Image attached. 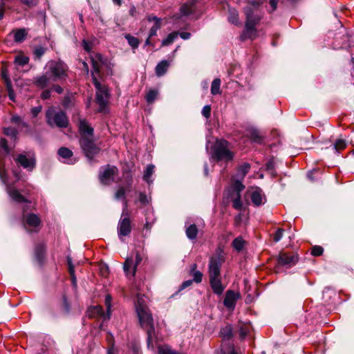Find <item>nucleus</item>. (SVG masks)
Instances as JSON below:
<instances>
[{
  "label": "nucleus",
  "instance_id": "nucleus-34",
  "mask_svg": "<svg viewBox=\"0 0 354 354\" xmlns=\"http://www.w3.org/2000/svg\"><path fill=\"white\" fill-rule=\"evenodd\" d=\"M229 13V21L232 24H237L239 23L237 11L235 9H230Z\"/></svg>",
  "mask_w": 354,
  "mask_h": 354
},
{
  "label": "nucleus",
  "instance_id": "nucleus-28",
  "mask_svg": "<svg viewBox=\"0 0 354 354\" xmlns=\"http://www.w3.org/2000/svg\"><path fill=\"white\" fill-rule=\"evenodd\" d=\"M28 57L24 55H18L15 58V63L21 66H24L28 64Z\"/></svg>",
  "mask_w": 354,
  "mask_h": 354
},
{
  "label": "nucleus",
  "instance_id": "nucleus-55",
  "mask_svg": "<svg viewBox=\"0 0 354 354\" xmlns=\"http://www.w3.org/2000/svg\"><path fill=\"white\" fill-rule=\"evenodd\" d=\"M269 3L271 7L270 12H272V11L275 10L277 7L278 0H270Z\"/></svg>",
  "mask_w": 354,
  "mask_h": 354
},
{
  "label": "nucleus",
  "instance_id": "nucleus-54",
  "mask_svg": "<svg viewBox=\"0 0 354 354\" xmlns=\"http://www.w3.org/2000/svg\"><path fill=\"white\" fill-rule=\"evenodd\" d=\"M252 139L257 142L261 141V136H260L257 132H253L252 134Z\"/></svg>",
  "mask_w": 354,
  "mask_h": 354
},
{
  "label": "nucleus",
  "instance_id": "nucleus-32",
  "mask_svg": "<svg viewBox=\"0 0 354 354\" xmlns=\"http://www.w3.org/2000/svg\"><path fill=\"white\" fill-rule=\"evenodd\" d=\"M154 166L152 165H149L147 166L146 171L144 174V179L149 183L151 182V176L153 173Z\"/></svg>",
  "mask_w": 354,
  "mask_h": 354
},
{
  "label": "nucleus",
  "instance_id": "nucleus-39",
  "mask_svg": "<svg viewBox=\"0 0 354 354\" xmlns=\"http://www.w3.org/2000/svg\"><path fill=\"white\" fill-rule=\"evenodd\" d=\"M125 193H126V190H125L124 187H120L115 194V199H117V200L124 199Z\"/></svg>",
  "mask_w": 354,
  "mask_h": 354
},
{
  "label": "nucleus",
  "instance_id": "nucleus-63",
  "mask_svg": "<svg viewBox=\"0 0 354 354\" xmlns=\"http://www.w3.org/2000/svg\"><path fill=\"white\" fill-rule=\"evenodd\" d=\"M12 121L15 122H20L21 121V119L19 116H13L12 118Z\"/></svg>",
  "mask_w": 354,
  "mask_h": 354
},
{
  "label": "nucleus",
  "instance_id": "nucleus-44",
  "mask_svg": "<svg viewBox=\"0 0 354 354\" xmlns=\"http://www.w3.org/2000/svg\"><path fill=\"white\" fill-rule=\"evenodd\" d=\"M323 251H324V250L321 246H314L312 248L311 254L313 256L317 257V256L322 255L323 253Z\"/></svg>",
  "mask_w": 354,
  "mask_h": 354
},
{
  "label": "nucleus",
  "instance_id": "nucleus-5",
  "mask_svg": "<svg viewBox=\"0 0 354 354\" xmlns=\"http://www.w3.org/2000/svg\"><path fill=\"white\" fill-rule=\"evenodd\" d=\"M52 77V81L62 80L68 76V66L62 62L50 61L45 67Z\"/></svg>",
  "mask_w": 354,
  "mask_h": 354
},
{
  "label": "nucleus",
  "instance_id": "nucleus-38",
  "mask_svg": "<svg viewBox=\"0 0 354 354\" xmlns=\"http://www.w3.org/2000/svg\"><path fill=\"white\" fill-rule=\"evenodd\" d=\"M221 335L225 339H229L232 336V330L230 326H226L221 330Z\"/></svg>",
  "mask_w": 354,
  "mask_h": 354
},
{
  "label": "nucleus",
  "instance_id": "nucleus-9",
  "mask_svg": "<svg viewBox=\"0 0 354 354\" xmlns=\"http://www.w3.org/2000/svg\"><path fill=\"white\" fill-rule=\"evenodd\" d=\"M23 221L25 228L30 232L37 231L41 223L40 218L35 214L24 215Z\"/></svg>",
  "mask_w": 354,
  "mask_h": 354
},
{
  "label": "nucleus",
  "instance_id": "nucleus-46",
  "mask_svg": "<svg viewBox=\"0 0 354 354\" xmlns=\"http://www.w3.org/2000/svg\"><path fill=\"white\" fill-rule=\"evenodd\" d=\"M283 230L282 229H278L273 235V240L275 242L279 241L283 236Z\"/></svg>",
  "mask_w": 354,
  "mask_h": 354
},
{
  "label": "nucleus",
  "instance_id": "nucleus-3",
  "mask_svg": "<svg viewBox=\"0 0 354 354\" xmlns=\"http://www.w3.org/2000/svg\"><path fill=\"white\" fill-rule=\"evenodd\" d=\"M91 62L93 66L92 77L93 84L96 88V100L100 106L99 111H104V109L108 103L109 93L106 86L102 85L95 75L96 73L100 72V69L102 65V57L99 54L92 53Z\"/></svg>",
  "mask_w": 354,
  "mask_h": 354
},
{
  "label": "nucleus",
  "instance_id": "nucleus-33",
  "mask_svg": "<svg viewBox=\"0 0 354 354\" xmlns=\"http://www.w3.org/2000/svg\"><path fill=\"white\" fill-rule=\"evenodd\" d=\"M153 19L154 20V24L151 28L150 32H149V37H151L156 35L157 30L160 28V21L156 17H153Z\"/></svg>",
  "mask_w": 354,
  "mask_h": 354
},
{
  "label": "nucleus",
  "instance_id": "nucleus-35",
  "mask_svg": "<svg viewBox=\"0 0 354 354\" xmlns=\"http://www.w3.org/2000/svg\"><path fill=\"white\" fill-rule=\"evenodd\" d=\"M158 91L156 90H150L146 95V100L148 103H152L158 96Z\"/></svg>",
  "mask_w": 354,
  "mask_h": 354
},
{
  "label": "nucleus",
  "instance_id": "nucleus-58",
  "mask_svg": "<svg viewBox=\"0 0 354 354\" xmlns=\"http://www.w3.org/2000/svg\"><path fill=\"white\" fill-rule=\"evenodd\" d=\"M191 36L189 32H182L180 33V37L183 39H188Z\"/></svg>",
  "mask_w": 354,
  "mask_h": 354
},
{
  "label": "nucleus",
  "instance_id": "nucleus-25",
  "mask_svg": "<svg viewBox=\"0 0 354 354\" xmlns=\"http://www.w3.org/2000/svg\"><path fill=\"white\" fill-rule=\"evenodd\" d=\"M12 33L14 35V40L17 43L22 42L27 35V32L24 28L13 30Z\"/></svg>",
  "mask_w": 354,
  "mask_h": 354
},
{
  "label": "nucleus",
  "instance_id": "nucleus-27",
  "mask_svg": "<svg viewBox=\"0 0 354 354\" xmlns=\"http://www.w3.org/2000/svg\"><path fill=\"white\" fill-rule=\"evenodd\" d=\"M221 80L219 78H216L213 80L211 85V93L212 95H217L221 93Z\"/></svg>",
  "mask_w": 354,
  "mask_h": 354
},
{
  "label": "nucleus",
  "instance_id": "nucleus-13",
  "mask_svg": "<svg viewBox=\"0 0 354 354\" xmlns=\"http://www.w3.org/2000/svg\"><path fill=\"white\" fill-rule=\"evenodd\" d=\"M240 298V294L232 290H227L224 299V306L228 309L233 310L235 307L236 301Z\"/></svg>",
  "mask_w": 354,
  "mask_h": 354
},
{
  "label": "nucleus",
  "instance_id": "nucleus-57",
  "mask_svg": "<svg viewBox=\"0 0 354 354\" xmlns=\"http://www.w3.org/2000/svg\"><path fill=\"white\" fill-rule=\"evenodd\" d=\"M52 88L59 94L62 93L64 91V89L59 85H54Z\"/></svg>",
  "mask_w": 354,
  "mask_h": 354
},
{
  "label": "nucleus",
  "instance_id": "nucleus-11",
  "mask_svg": "<svg viewBox=\"0 0 354 354\" xmlns=\"http://www.w3.org/2000/svg\"><path fill=\"white\" fill-rule=\"evenodd\" d=\"M142 257L138 253L136 254V261L131 258H127L124 263V271L127 275L133 277L136 274V268L141 262Z\"/></svg>",
  "mask_w": 354,
  "mask_h": 354
},
{
  "label": "nucleus",
  "instance_id": "nucleus-8",
  "mask_svg": "<svg viewBox=\"0 0 354 354\" xmlns=\"http://www.w3.org/2000/svg\"><path fill=\"white\" fill-rule=\"evenodd\" d=\"M245 186L239 181H236L232 185L233 192L231 194V198L233 207L236 209H241L242 208L243 203L240 199V192L243 190Z\"/></svg>",
  "mask_w": 354,
  "mask_h": 354
},
{
  "label": "nucleus",
  "instance_id": "nucleus-22",
  "mask_svg": "<svg viewBox=\"0 0 354 354\" xmlns=\"http://www.w3.org/2000/svg\"><path fill=\"white\" fill-rule=\"evenodd\" d=\"M209 281L214 293L221 295L223 292L225 287L221 283V278L209 279Z\"/></svg>",
  "mask_w": 354,
  "mask_h": 354
},
{
  "label": "nucleus",
  "instance_id": "nucleus-40",
  "mask_svg": "<svg viewBox=\"0 0 354 354\" xmlns=\"http://www.w3.org/2000/svg\"><path fill=\"white\" fill-rule=\"evenodd\" d=\"M111 297L110 295H107L106 296V299H105V305L106 306V310H107V319H109L110 315H111Z\"/></svg>",
  "mask_w": 354,
  "mask_h": 354
},
{
  "label": "nucleus",
  "instance_id": "nucleus-53",
  "mask_svg": "<svg viewBox=\"0 0 354 354\" xmlns=\"http://www.w3.org/2000/svg\"><path fill=\"white\" fill-rule=\"evenodd\" d=\"M41 111V106H38L32 108L31 113H32L33 117H36Z\"/></svg>",
  "mask_w": 354,
  "mask_h": 354
},
{
  "label": "nucleus",
  "instance_id": "nucleus-10",
  "mask_svg": "<svg viewBox=\"0 0 354 354\" xmlns=\"http://www.w3.org/2000/svg\"><path fill=\"white\" fill-rule=\"evenodd\" d=\"M223 259L220 256L212 257L209 265V279L220 278V267Z\"/></svg>",
  "mask_w": 354,
  "mask_h": 354
},
{
  "label": "nucleus",
  "instance_id": "nucleus-62",
  "mask_svg": "<svg viewBox=\"0 0 354 354\" xmlns=\"http://www.w3.org/2000/svg\"><path fill=\"white\" fill-rule=\"evenodd\" d=\"M140 201L142 203H145L147 201V196L143 194H140Z\"/></svg>",
  "mask_w": 354,
  "mask_h": 354
},
{
  "label": "nucleus",
  "instance_id": "nucleus-4",
  "mask_svg": "<svg viewBox=\"0 0 354 354\" xmlns=\"http://www.w3.org/2000/svg\"><path fill=\"white\" fill-rule=\"evenodd\" d=\"M257 4L248 6L245 8V13L246 15L245 29L243 36L250 39H254L256 37L255 26L259 23L261 19L260 16L254 15L255 8Z\"/></svg>",
  "mask_w": 354,
  "mask_h": 354
},
{
  "label": "nucleus",
  "instance_id": "nucleus-59",
  "mask_svg": "<svg viewBox=\"0 0 354 354\" xmlns=\"http://www.w3.org/2000/svg\"><path fill=\"white\" fill-rule=\"evenodd\" d=\"M2 77L4 80L6 84L7 85V81H10V79L8 77V75L6 70H3V72H2Z\"/></svg>",
  "mask_w": 354,
  "mask_h": 354
},
{
  "label": "nucleus",
  "instance_id": "nucleus-41",
  "mask_svg": "<svg viewBox=\"0 0 354 354\" xmlns=\"http://www.w3.org/2000/svg\"><path fill=\"white\" fill-rule=\"evenodd\" d=\"M67 261H68V270H69V272H70V274L72 277V279L73 281V282L75 281V269H74V267L72 264V260L70 257H68L67 258Z\"/></svg>",
  "mask_w": 354,
  "mask_h": 354
},
{
  "label": "nucleus",
  "instance_id": "nucleus-21",
  "mask_svg": "<svg viewBox=\"0 0 354 354\" xmlns=\"http://www.w3.org/2000/svg\"><path fill=\"white\" fill-rule=\"evenodd\" d=\"M88 315L90 317H103L104 319H108L107 314L104 313L103 308L100 306L90 308L88 310Z\"/></svg>",
  "mask_w": 354,
  "mask_h": 354
},
{
  "label": "nucleus",
  "instance_id": "nucleus-56",
  "mask_svg": "<svg viewBox=\"0 0 354 354\" xmlns=\"http://www.w3.org/2000/svg\"><path fill=\"white\" fill-rule=\"evenodd\" d=\"M50 97V91L45 90L41 94V97L44 100L48 99Z\"/></svg>",
  "mask_w": 354,
  "mask_h": 354
},
{
  "label": "nucleus",
  "instance_id": "nucleus-14",
  "mask_svg": "<svg viewBox=\"0 0 354 354\" xmlns=\"http://www.w3.org/2000/svg\"><path fill=\"white\" fill-rule=\"evenodd\" d=\"M7 192L14 201L19 203H30V202L13 186L7 185Z\"/></svg>",
  "mask_w": 354,
  "mask_h": 354
},
{
  "label": "nucleus",
  "instance_id": "nucleus-17",
  "mask_svg": "<svg viewBox=\"0 0 354 354\" xmlns=\"http://www.w3.org/2000/svg\"><path fill=\"white\" fill-rule=\"evenodd\" d=\"M16 160L24 168L32 169L35 167V159L32 157H27L26 155L19 154Z\"/></svg>",
  "mask_w": 354,
  "mask_h": 354
},
{
  "label": "nucleus",
  "instance_id": "nucleus-64",
  "mask_svg": "<svg viewBox=\"0 0 354 354\" xmlns=\"http://www.w3.org/2000/svg\"><path fill=\"white\" fill-rule=\"evenodd\" d=\"M196 268H197V265L196 263H194L193 265H192V266H191L192 272H194V271H198L196 270Z\"/></svg>",
  "mask_w": 354,
  "mask_h": 354
},
{
  "label": "nucleus",
  "instance_id": "nucleus-37",
  "mask_svg": "<svg viewBox=\"0 0 354 354\" xmlns=\"http://www.w3.org/2000/svg\"><path fill=\"white\" fill-rule=\"evenodd\" d=\"M346 147V142L344 139L339 138L336 140L334 144V147L337 151H340L345 149Z\"/></svg>",
  "mask_w": 354,
  "mask_h": 354
},
{
  "label": "nucleus",
  "instance_id": "nucleus-51",
  "mask_svg": "<svg viewBox=\"0 0 354 354\" xmlns=\"http://www.w3.org/2000/svg\"><path fill=\"white\" fill-rule=\"evenodd\" d=\"M4 133L7 136H10L12 137H15L16 135V131L12 128H5L4 129Z\"/></svg>",
  "mask_w": 354,
  "mask_h": 354
},
{
  "label": "nucleus",
  "instance_id": "nucleus-36",
  "mask_svg": "<svg viewBox=\"0 0 354 354\" xmlns=\"http://www.w3.org/2000/svg\"><path fill=\"white\" fill-rule=\"evenodd\" d=\"M125 38L127 39L129 44L133 48H136L139 45L138 39L130 35H126Z\"/></svg>",
  "mask_w": 354,
  "mask_h": 354
},
{
  "label": "nucleus",
  "instance_id": "nucleus-18",
  "mask_svg": "<svg viewBox=\"0 0 354 354\" xmlns=\"http://www.w3.org/2000/svg\"><path fill=\"white\" fill-rule=\"evenodd\" d=\"M297 261V257L292 254L281 253L279 257V263L281 265H287L291 266L295 265Z\"/></svg>",
  "mask_w": 354,
  "mask_h": 354
},
{
  "label": "nucleus",
  "instance_id": "nucleus-26",
  "mask_svg": "<svg viewBox=\"0 0 354 354\" xmlns=\"http://www.w3.org/2000/svg\"><path fill=\"white\" fill-rule=\"evenodd\" d=\"M198 234V228L194 225H190L186 229V235L189 239H194L196 237Z\"/></svg>",
  "mask_w": 354,
  "mask_h": 354
},
{
  "label": "nucleus",
  "instance_id": "nucleus-49",
  "mask_svg": "<svg viewBox=\"0 0 354 354\" xmlns=\"http://www.w3.org/2000/svg\"><path fill=\"white\" fill-rule=\"evenodd\" d=\"M45 53V50L42 47H37L35 50V55L38 57H41Z\"/></svg>",
  "mask_w": 354,
  "mask_h": 354
},
{
  "label": "nucleus",
  "instance_id": "nucleus-31",
  "mask_svg": "<svg viewBox=\"0 0 354 354\" xmlns=\"http://www.w3.org/2000/svg\"><path fill=\"white\" fill-rule=\"evenodd\" d=\"M58 154L63 158L67 159L73 156V152L66 147H62L58 151Z\"/></svg>",
  "mask_w": 354,
  "mask_h": 354
},
{
  "label": "nucleus",
  "instance_id": "nucleus-1",
  "mask_svg": "<svg viewBox=\"0 0 354 354\" xmlns=\"http://www.w3.org/2000/svg\"><path fill=\"white\" fill-rule=\"evenodd\" d=\"M136 310L140 324L147 333L148 346H153L155 338L153 320L151 313L147 305V299L144 296L138 295L136 303Z\"/></svg>",
  "mask_w": 354,
  "mask_h": 354
},
{
  "label": "nucleus",
  "instance_id": "nucleus-7",
  "mask_svg": "<svg viewBox=\"0 0 354 354\" xmlns=\"http://www.w3.org/2000/svg\"><path fill=\"white\" fill-rule=\"evenodd\" d=\"M46 117L47 123L52 127H66L68 123L65 113L61 111H57L53 107H50L47 110Z\"/></svg>",
  "mask_w": 354,
  "mask_h": 354
},
{
  "label": "nucleus",
  "instance_id": "nucleus-29",
  "mask_svg": "<svg viewBox=\"0 0 354 354\" xmlns=\"http://www.w3.org/2000/svg\"><path fill=\"white\" fill-rule=\"evenodd\" d=\"M178 32H173L168 35L166 39H163L162 41V46H168L174 42V41L177 38Z\"/></svg>",
  "mask_w": 354,
  "mask_h": 354
},
{
  "label": "nucleus",
  "instance_id": "nucleus-23",
  "mask_svg": "<svg viewBox=\"0 0 354 354\" xmlns=\"http://www.w3.org/2000/svg\"><path fill=\"white\" fill-rule=\"evenodd\" d=\"M169 64L166 60H162L156 67V74L157 76H162L167 71Z\"/></svg>",
  "mask_w": 354,
  "mask_h": 354
},
{
  "label": "nucleus",
  "instance_id": "nucleus-19",
  "mask_svg": "<svg viewBox=\"0 0 354 354\" xmlns=\"http://www.w3.org/2000/svg\"><path fill=\"white\" fill-rule=\"evenodd\" d=\"M250 198L254 205L259 206L264 203V196L262 194V191L259 188L252 192Z\"/></svg>",
  "mask_w": 354,
  "mask_h": 354
},
{
  "label": "nucleus",
  "instance_id": "nucleus-45",
  "mask_svg": "<svg viewBox=\"0 0 354 354\" xmlns=\"http://www.w3.org/2000/svg\"><path fill=\"white\" fill-rule=\"evenodd\" d=\"M73 100V95H68L65 96L64 101H63V105L65 107H68L72 104V102Z\"/></svg>",
  "mask_w": 354,
  "mask_h": 354
},
{
  "label": "nucleus",
  "instance_id": "nucleus-50",
  "mask_svg": "<svg viewBox=\"0 0 354 354\" xmlns=\"http://www.w3.org/2000/svg\"><path fill=\"white\" fill-rule=\"evenodd\" d=\"M0 147L5 151L6 153H8L9 152L8 147L7 145V140L6 139H1Z\"/></svg>",
  "mask_w": 354,
  "mask_h": 354
},
{
  "label": "nucleus",
  "instance_id": "nucleus-52",
  "mask_svg": "<svg viewBox=\"0 0 354 354\" xmlns=\"http://www.w3.org/2000/svg\"><path fill=\"white\" fill-rule=\"evenodd\" d=\"M20 1L28 7L33 6L37 3V0H20Z\"/></svg>",
  "mask_w": 354,
  "mask_h": 354
},
{
  "label": "nucleus",
  "instance_id": "nucleus-48",
  "mask_svg": "<svg viewBox=\"0 0 354 354\" xmlns=\"http://www.w3.org/2000/svg\"><path fill=\"white\" fill-rule=\"evenodd\" d=\"M7 89H8V95H9V97L11 100H14V97H15V95H14V91L12 90V84H11V82L10 81H7Z\"/></svg>",
  "mask_w": 354,
  "mask_h": 354
},
{
  "label": "nucleus",
  "instance_id": "nucleus-60",
  "mask_svg": "<svg viewBox=\"0 0 354 354\" xmlns=\"http://www.w3.org/2000/svg\"><path fill=\"white\" fill-rule=\"evenodd\" d=\"M192 283V280H187L186 281H184L182 284V288H186L188 286H191Z\"/></svg>",
  "mask_w": 354,
  "mask_h": 354
},
{
  "label": "nucleus",
  "instance_id": "nucleus-42",
  "mask_svg": "<svg viewBox=\"0 0 354 354\" xmlns=\"http://www.w3.org/2000/svg\"><path fill=\"white\" fill-rule=\"evenodd\" d=\"M93 46V44L91 41H86L85 39H84L82 41V46H83L84 49L88 53L91 52Z\"/></svg>",
  "mask_w": 354,
  "mask_h": 354
},
{
  "label": "nucleus",
  "instance_id": "nucleus-6",
  "mask_svg": "<svg viewBox=\"0 0 354 354\" xmlns=\"http://www.w3.org/2000/svg\"><path fill=\"white\" fill-rule=\"evenodd\" d=\"M212 156L216 160L229 161L233 158V153L229 149V143L226 140L217 141L212 149Z\"/></svg>",
  "mask_w": 354,
  "mask_h": 354
},
{
  "label": "nucleus",
  "instance_id": "nucleus-43",
  "mask_svg": "<svg viewBox=\"0 0 354 354\" xmlns=\"http://www.w3.org/2000/svg\"><path fill=\"white\" fill-rule=\"evenodd\" d=\"M193 276V281H194L196 283H200L202 281L203 278V274L199 271H194L192 272Z\"/></svg>",
  "mask_w": 354,
  "mask_h": 354
},
{
  "label": "nucleus",
  "instance_id": "nucleus-12",
  "mask_svg": "<svg viewBox=\"0 0 354 354\" xmlns=\"http://www.w3.org/2000/svg\"><path fill=\"white\" fill-rule=\"evenodd\" d=\"M118 168L115 166L108 165L100 175L102 183L109 185L113 181L114 176L118 174Z\"/></svg>",
  "mask_w": 354,
  "mask_h": 354
},
{
  "label": "nucleus",
  "instance_id": "nucleus-24",
  "mask_svg": "<svg viewBox=\"0 0 354 354\" xmlns=\"http://www.w3.org/2000/svg\"><path fill=\"white\" fill-rule=\"evenodd\" d=\"M194 1H189L183 4L180 8V13L183 16H187L191 14L194 10Z\"/></svg>",
  "mask_w": 354,
  "mask_h": 354
},
{
  "label": "nucleus",
  "instance_id": "nucleus-47",
  "mask_svg": "<svg viewBox=\"0 0 354 354\" xmlns=\"http://www.w3.org/2000/svg\"><path fill=\"white\" fill-rule=\"evenodd\" d=\"M211 113V106L209 105H205L202 110V114L205 118H209Z\"/></svg>",
  "mask_w": 354,
  "mask_h": 354
},
{
  "label": "nucleus",
  "instance_id": "nucleus-2",
  "mask_svg": "<svg viewBox=\"0 0 354 354\" xmlns=\"http://www.w3.org/2000/svg\"><path fill=\"white\" fill-rule=\"evenodd\" d=\"M79 131L81 135L80 147L85 156L89 159H92L100 151V147L93 140V129L83 120L79 122Z\"/></svg>",
  "mask_w": 354,
  "mask_h": 354
},
{
  "label": "nucleus",
  "instance_id": "nucleus-30",
  "mask_svg": "<svg viewBox=\"0 0 354 354\" xmlns=\"http://www.w3.org/2000/svg\"><path fill=\"white\" fill-rule=\"evenodd\" d=\"M245 245V241L241 237L236 238L232 242V246L237 251H241Z\"/></svg>",
  "mask_w": 354,
  "mask_h": 354
},
{
  "label": "nucleus",
  "instance_id": "nucleus-20",
  "mask_svg": "<svg viewBox=\"0 0 354 354\" xmlns=\"http://www.w3.org/2000/svg\"><path fill=\"white\" fill-rule=\"evenodd\" d=\"M250 168V165L248 163H244L241 165L238 169L236 174V176L234 179V183L236 181H239L241 183V180L243 179L245 176L248 173Z\"/></svg>",
  "mask_w": 354,
  "mask_h": 354
},
{
  "label": "nucleus",
  "instance_id": "nucleus-61",
  "mask_svg": "<svg viewBox=\"0 0 354 354\" xmlns=\"http://www.w3.org/2000/svg\"><path fill=\"white\" fill-rule=\"evenodd\" d=\"M129 12H130V15H131L132 17H135V16L136 15V7H135V6H132V7L130 8Z\"/></svg>",
  "mask_w": 354,
  "mask_h": 354
},
{
  "label": "nucleus",
  "instance_id": "nucleus-15",
  "mask_svg": "<svg viewBox=\"0 0 354 354\" xmlns=\"http://www.w3.org/2000/svg\"><path fill=\"white\" fill-rule=\"evenodd\" d=\"M131 222L130 219L128 217H125L119 223L118 225V235L121 238L122 236H125L129 234L131 232Z\"/></svg>",
  "mask_w": 354,
  "mask_h": 354
},
{
  "label": "nucleus",
  "instance_id": "nucleus-16",
  "mask_svg": "<svg viewBox=\"0 0 354 354\" xmlns=\"http://www.w3.org/2000/svg\"><path fill=\"white\" fill-rule=\"evenodd\" d=\"M50 82H53L52 77L47 71L44 74L34 78V84L40 88L46 87Z\"/></svg>",
  "mask_w": 354,
  "mask_h": 354
}]
</instances>
